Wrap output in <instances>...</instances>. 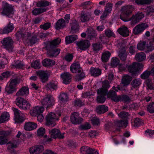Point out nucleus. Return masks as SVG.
I'll use <instances>...</instances> for the list:
<instances>
[{"label": "nucleus", "instance_id": "obj_18", "mask_svg": "<svg viewBox=\"0 0 154 154\" xmlns=\"http://www.w3.org/2000/svg\"><path fill=\"white\" fill-rule=\"evenodd\" d=\"M18 140L13 139L7 143L8 146L7 149L9 152H12L14 149L17 147Z\"/></svg>", "mask_w": 154, "mask_h": 154}, {"label": "nucleus", "instance_id": "obj_8", "mask_svg": "<svg viewBox=\"0 0 154 154\" xmlns=\"http://www.w3.org/2000/svg\"><path fill=\"white\" fill-rule=\"evenodd\" d=\"M49 133L51 137L52 138L56 139L57 138L60 139H63L64 138V133H61L58 129L54 128L49 131Z\"/></svg>", "mask_w": 154, "mask_h": 154}, {"label": "nucleus", "instance_id": "obj_60", "mask_svg": "<svg viewBox=\"0 0 154 154\" xmlns=\"http://www.w3.org/2000/svg\"><path fill=\"white\" fill-rule=\"evenodd\" d=\"M31 66L35 69H39L40 67V63L39 60H36L32 63Z\"/></svg>", "mask_w": 154, "mask_h": 154}, {"label": "nucleus", "instance_id": "obj_47", "mask_svg": "<svg viewBox=\"0 0 154 154\" xmlns=\"http://www.w3.org/2000/svg\"><path fill=\"white\" fill-rule=\"evenodd\" d=\"M141 80L140 79H133L131 82V85L134 88L139 87L141 84Z\"/></svg>", "mask_w": 154, "mask_h": 154}, {"label": "nucleus", "instance_id": "obj_56", "mask_svg": "<svg viewBox=\"0 0 154 154\" xmlns=\"http://www.w3.org/2000/svg\"><path fill=\"white\" fill-rule=\"evenodd\" d=\"M119 60L116 57H113L112 58L111 62V66L113 67H116L119 65Z\"/></svg>", "mask_w": 154, "mask_h": 154}, {"label": "nucleus", "instance_id": "obj_41", "mask_svg": "<svg viewBox=\"0 0 154 154\" xmlns=\"http://www.w3.org/2000/svg\"><path fill=\"white\" fill-rule=\"evenodd\" d=\"M71 32L72 33H75L78 31L79 29V26L77 22L75 20L71 24Z\"/></svg>", "mask_w": 154, "mask_h": 154}, {"label": "nucleus", "instance_id": "obj_36", "mask_svg": "<svg viewBox=\"0 0 154 154\" xmlns=\"http://www.w3.org/2000/svg\"><path fill=\"white\" fill-rule=\"evenodd\" d=\"M47 9L45 8H35L32 10V13L33 15L37 16L46 12Z\"/></svg>", "mask_w": 154, "mask_h": 154}, {"label": "nucleus", "instance_id": "obj_25", "mask_svg": "<svg viewBox=\"0 0 154 154\" xmlns=\"http://www.w3.org/2000/svg\"><path fill=\"white\" fill-rule=\"evenodd\" d=\"M61 78L63 80V83L65 84H68L71 81L72 76L68 72H65L61 75Z\"/></svg>", "mask_w": 154, "mask_h": 154}, {"label": "nucleus", "instance_id": "obj_1", "mask_svg": "<svg viewBox=\"0 0 154 154\" xmlns=\"http://www.w3.org/2000/svg\"><path fill=\"white\" fill-rule=\"evenodd\" d=\"M144 17V14L142 12H137L133 15L131 17H124L120 15V18L124 21L127 22L131 21L130 24L133 26L140 22Z\"/></svg>", "mask_w": 154, "mask_h": 154}, {"label": "nucleus", "instance_id": "obj_29", "mask_svg": "<svg viewBox=\"0 0 154 154\" xmlns=\"http://www.w3.org/2000/svg\"><path fill=\"white\" fill-rule=\"evenodd\" d=\"M91 14L88 12H82V13L80 20L82 22H85L89 21L91 17Z\"/></svg>", "mask_w": 154, "mask_h": 154}, {"label": "nucleus", "instance_id": "obj_7", "mask_svg": "<svg viewBox=\"0 0 154 154\" xmlns=\"http://www.w3.org/2000/svg\"><path fill=\"white\" fill-rule=\"evenodd\" d=\"M14 42L12 39L10 37L4 38L2 42V44L4 47L9 51H12L13 48Z\"/></svg>", "mask_w": 154, "mask_h": 154}, {"label": "nucleus", "instance_id": "obj_3", "mask_svg": "<svg viewBox=\"0 0 154 154\" xmlns=\"http://www.w3.org/2000/svg\"><path fill=\"white\" fill-rule=\"evenodd\" d=\"M42 104L46 108L53 106L55 103V100L52 96L48 94L41 101Z\"/></svg>", "mask_w": 154, "mask_h": 154}, {"label": "nucleus", "instance_id": "obj_43", "mask_svg": "<svg viewBox=\"0 0 154 154\" xmlns=\"http://www.w3.org/2000/svg\"><path fill=\"white\" fill-rule=\"evenodd\" d=\"M135 59L138 61H142L146 58L145 54L143 52H140L137 54L135 56Z\"/></svg>", "mask_w": 154, "mask_h": 154}, {"label": "nucleus", "instance_id": "obj_64", "mask_svg": "<svg viewBox=\"0 0 154 154\" xmlns=\"http://www.w3.org/2000/svg\"><path fill=\"white\" fill-rule=\"evenodd\" d=\"M147 108V110L150 113H154V103H150L148 105Z\"/></svg>", "mask_w": 154, "mask_h": 154}, {"label": "nucleus", "instance_id": "obj_33", "mask_svg": "<svg viewBox=\"0 0 154 154\" xmlns=\"http://www.w3.org/2000/svg\"><path fill=\"white\" fill-rule=\"evenodd\" d=\"M118 56L122 61H125L127 57V53L126 52L125 47H123L119 51Z\"/></svg>", "mask_w": 154, "mask_h": 154}, {"label": "nucleus", "instance_id": "obj_10", "mask_svg": "<svg viewBox=\"0 0 154 154\" xmlns=\"http://www.w3.org/2000/svg\"><path fill=\"white\" fill-rule=\"evenodd\" d=\"M50 48L48 45L47 46V55L48 57L50 58L56 57L59 54L60 52V49L54 48Z\"/></svg>", "mask_w": 154, "mask_h": 154}, {"label": "nucleus", "instance_id": "obj_39", "mask_svg": "<svg viewBox=\"0 0 154 154\" xmlns=\"http://www.w3.org/2000/svg\"><path fill=\"white\" fill-rule=\"evenodd\" d=\"M77 35H73L68 36H66L65 37V41L66 44L72 43L77 38Z\"/></svg>", "mask_w": 154, "mask_h": 154}, {"label": "nucleus", "instance_id": "obj_52", "mask_svg": "<svg viewBox=\"0 0 154 154\" xmlns=\"http://www.w3.org/2000/svg\"><path fill=\"white\" fill-rule=\"evenodd\" d=\"M86 32L88 34V36L91 38L95 37L97 35L96 32L92 28H88Z\"/></svg>", "mask_w": 154, "mask_h": 154}, {"label": "nucleus", "instance_id": "obj_21", "mask_svg": "<svg viewBox=\"0 0 154 154\" xmlns=\"http://www.w3.org/2000/svg\"><path fill=\"white\" fill-rule=\"evenodd\" d=\"M44 110V107L42 106H36L31 109L30 113L32 116H36L38 114L43 113Z\"/></svg>", "mask_w": 154, "mask_h": 154}, {"label": "nucleus", "instance_id": "obj_16", "mask_svg": "<svg viewBox=\"0 0 154 154\" xmlns=\"http://www.w3.org/2000/svg\"><path fill=\"white\" fill-rule=\"evenodd\" d=\"M134 9V6L131 5L123 6L121 9L122 14L125 17H128L132 13Z\"/></svg>", "mask_w": 154, "mask_h": 154}, {"label": "nucleus", "instance_id": "obj_61", "mask_svg": "<svg viewBox=\"0 0 154 154\" xmlns=\"http://www.w3.org/2000/svg\"><path fill=\"white\" fill-rule=\"evenodd\" d=\"M51 26V23L49 22H47L44 23L43 24H41L40 25L39 27L40 28L43 29L45 30L48 29Z\"/></svg>", "mask_w": 154, "mask_h": 154}, {"label": "nucleus", "instance_id": "obj_32", "mask_svg": "<svg viewBox=\"0 0 154 154\" xmlns=\"http://www.w3.org/2000/svg\"><path fill=\"white\" fill-rule=\"evenodd\" d=\"M29 93V88L26 87H23L20 88L16 93L17 96H23L27 95Z\"/></svg>", "mask_w": 154, "mask_h": 154}, {"label": "nucleus", "instance_id": "obj_15", "mask_svg": "<svg viewBox=\"0 0 154 154\" xmlns=\"http://www.w3.org/2000/svg\"><path fill=\"white\" fill-rule=\"evenodd\" d=\"M2 14L8 17H11L13 14V9L12 6L6 3L2 12Z\"/></svg>", "mask_w": 154, "mask_h": 154}, {"label": "nucleus", "instance_id": "obj_4", "mask_svg": "<svg viewBox=\"0 0 154 154\" xmlns=\"http://www.w3.org/2000/svg\"><path fill=\"white\" fill-rule=\"evenodd\" d=\"M17 105L19 108L23 110H27L30 107V104L23 98L19 97L17 98L15 100Z\"/></svg>", "mask_w": 154, "mask_h": 154}, {"label": "nucleus", "instance_id": "obj_23", "mask_svg": "<svg viewBox=\"0 0 154 154\" xmlns=\"http://www.w3.org/2000/svg\"><path fill=\"white\" fill-rule=\"evenodd\" d=\"M20 82V77L17 75H14L9 81V85L14 88H16L17 85Z\"/></svg>", "mask_w": 154, "mask_h": 154}, {"label": "nucleus", "instance_id": "obj_31", "mask_svg": "<svg viewBox=\"0 0 154 154\" xmlns=\"http://www.w3.org/2000/svg\"><path fill=\"white\" fill-rule=\"evenodd\" d=\"M118 32L123 37H126L129 35V31L127 27L123 26L118 29Z\"/></svg>", "mask_w": 154, "mask_h": 154}, {"label": "nucleus", "instance_id": "obj_2", "mask_svg": "<svg viewBox=\"0 0 154 154\" xmlns=\"http://www.w3.org/2000/svg\"><path fill=\"white\" fill-rule=\"evenodd\" d=\"M143 66V65L140 63L134 62L128 67L129 72L132 76L136 75L139 70L142 69Z\"/></svg>", "mask_w": 154, "mask_h": 154}, {"label": "nucleus", "instance_id": "obj_17", "mask_svg": "<svg viewBox=\"0 0 154 154\" xmlns=\"http://www.w3.org/2000/svg\"><path fill=\"white\" fill-rule=\"evenodd\" d=\"M43 150V146L38 145L31 147L29 149V152L30 154H39Z\"/></svg>", "mask_w": 154, "mask_h": 154}, {"label": "nucleus", "instance_id": "obj_58", "mask_svg": "<svg viewBox=\"0 0 154 154\" xmlns=\"http://www.w3.org/2000/svg\"><path fill=\"white\" fill-rule=\"evenodd\" d=\"M146 15H152L154 12V7L149 6L146 9Z\"/></svg>", "mask_w": 154, "mask_h": 154}, {"label": "nucleus", "instance_id": "obj_62", "mask_svg": "<svg viewBox=\"0 0 154 154\" xmlns=\"http://www.w3.org/2000/svg\"><path fill=\"white\" fill-rule=\"evenodd\" d=\"M118 116L120 118L126 119L129 116V114L128 112L123 111L119 113Z\"/></svg>", "mask_w": 154, "mask_h": 154}, {"label": "nucleus", "instance_id": "obj_51", "mask_svg": "<svg viewBox=\"0 0 154 154\" xmlns=\"http://www.w3.org/2000/svg\"><path fill=\"white\" fill-rule=\"evenodd\" d=\"M61 41L60 39L59 38H57L51 42L49 45H48L49 46L50 48L55 47L57 45H58L60 43Z\"/></svg>", "mask_w": 154, "mask_h": 154}, {"label": "nucleus", "instance_id": "obj_5", "mask_svg": "<svg viewBox=\"0 0 154 154\" xmlns=\"http://www.w3.org/2000/svg\"><path fill=\"white\" fill-rule=\"evenodd\" d=\"M58 120L59 118L56 117L54 113L50 112L46 116V125L49 127H54L55 125V122Z\"/></svg>", "mask_w": 154, "mask_h": 154}, {"label": "nucleus", "instance_id": "obj_42", "mask_svg": "<svg viewBox=\"0 0 154 154\" xmlns=\"http://www.w3.org/2000/svg\"><path fill=\"white\" fill-rule=\"evenodd\" d=\"M9 115L7 112H3L0 116V123H4L8 120L9 117Z\"/></svg>", "mask_w": 154, "mask_h": 154}, {"label": "nucleus", "instance_id": "obj_14", "mask_svg": "<svg viewBox=\"0 0 154 154\" xmlns=\"http://www.w3.org/2000/svg\"><path fill=\"white\" fill-rule=\"evenodd\" d=\"M76 44L79 48L82 50H86L90 46L89 41L87 40L77 42Z\"/></svg>", "mask_w": 154, "mask_h": 154}, {"label": "nucleus", "instance_id": "obj_46", "mask_svg": "<svg viewBox=\"0 0 154 154\" xmlns=\"http://www.w3.org/2000/svg\"><path fill=\"white\" fill-rule=\"evenodd\" d=\"M8 63V58L3 55L2 56V54H0V68H3L5 64Z\"/></svg>", "mask_w": 154, "mask_h": 154}, {"label": "nucleus", "instance_id": "obj_44", "mask_svg": "<svg viewBox=\"0 0 154 154\" xmlns=\"http://www.w3.org/2000/svg\"><path fill=\"white\" fill-rule=\"evenodd\" d=\"M79 71L77 72V74L76 75L75 79L76 80H80L84 78L85 76V73L82 68Z\"/></svg>", "mask_w": 154, "mask_h": 154}, {"label": "nucleus", "instance_id": "obj_45", "mask_svg": "<svg viewBox=\"0 0 154 154\" xmlns=\"http://www.w3.org/2000/svg\"><path fill=\"white\" fill-rule=\"evenodd\" d=\"M57 88V85L53 82H50L45 86V88L47 90H56Z\"/></svg>", "mask_w": 154, "mask_h": 154}, {"label": "nucleus", "instance_id": "obj_53", "mask_svg": "<svg viewBox=\"0 0 154 154\" xmlns=\"http://www.w3.org/2000/svg\"><path fill=\"white\" fill-rule=\"evenodd\" d=\"M17 90L16 88H14L9 85L8 86H7L5 88V91L8 94H12L16 91Z\"/></svg>", "mask_w": 154, "mask_h": 154}, {"label": "nucleus", "instance_id": "obj_13", "mask_svg": "<svg viewBox=\"0 0 154 154\" xmlns=\"http://www.w3.org/2000/svg\"><path fill=\"white\" fill-rule=\"evenodd\" d=\"M147 27L146 24L144 23L139 24L133 28V32L135 35H139Z\"/></svg>", "mask_w": 154, "mask_h": 154}, {"label": "nucleus", "instance_id": "obj_57", "mask_svg": "<svg viewBox=\"0 0 154 154\" xmlns=\"http://www.w3.org/2000/svg\"><path fill=\"white\" fill-rule=\"evenodd\" d=\"M60 100L63 101H66L68 100V97L67 94L65 93H61L59 97Z\"/></svg>", "mask_w": 154, "mask_h": 154}, {"label": "nucleus", "instance_id": "obj_24", "mask_svg": "<svg viewBox=\"0 0 154 154\" xmlns=\"http://www.w3.org/2000/svg\"><path fill=\"white\" fill-rule=\"evenodd\" d=\"M37 75L38 76L40 80L43 83L47 82L48 80V74L44 71H39L37 72Z\"/></svg>", "mask_w": 154, "mask_h": 154}, {"label": "nucleus", "instance_id": "obj_49", "mask_svg": "<svg viewBox=\"0 0 154 154\" xmlns=\"http://www.w3.org/2000/svg\"><path fill=\"white\" fill-rule=\"evenodd\" d=\"M30 33L29 37H27L26 38L29 40V41L31 45H33L36 43L38 41V39L36 35H32V34Z\"/></svg>", "mask_w": 154, "mask_h": 154}, {"label": "nucleus", "instance_id": "obj_34", "mask_svg": "<svg viewBox=\"0 0 154 154\" xmlns=\"http://www.w3.org/2000/svg\"><path fill=\"white\" fill-rule=\"evenodd\" d=\"M66 23L65 20L63 18L58 20L55 25V28L57 29L63 28L66 26Z\"/></svg>", "mask_w": 154, "mask_h": 154}, {"label": "nucleus", "instance_id": "obj_28", "mask_svg": "<svg viewBox=\"0 0 154 154\" xmlns=\"http://www.w3.org/2000/svg\"><path fill=\"white\" fill-rule=\"evenodd\" d=\"M108 110V107L104 105H100L96 108V112L98 114H103Z\"/></svg>", "mask_w": 154, "mask_h": 154}, {"label": "nucleus", "instance_id": "obj_9", "mask_svg": "<svg viewBox=\"0 0 154 154\" xmlns=\"http://www.w3.org/2000/svg\"><path fill=\"white\" fill-rule=\"evenodd\" d=\"M13 110L14 115L15 122L20 123L23 121L25 119V116L23 114L17 109L14 108Z\"/></svg>", "mask_w": 154, "mask_h": 154}, {"label": "nucleus", "instance_id": "obj_48", "mask_svg": "<svg viewBox=\"0 0 154 154\" xmlns=\"http://www.w3.org/2000/svg\"><path fill=\"white\" fill-rule=\"evenodd\" d=\"M118 102L119 101H122L125 103H128L130 102L131 100L129 97L126 95H123L122 96H119Z\"/></svg>", "mask_w": 154, "mask_h": 154}, {"label": "nucleus", "instance_id": "obj_11", "mask_svg": "<svg viewBox=\"0 0 154 154\" xmlns=\"http://www.w3.org/2000/svg\"><path fill=\"white\" fill-rule=\"evenodd\" d=\"M10 134V132L8 131H0V145L7 143L8 141V137Z\"/></svg>", "mask_w": 154, "mask_h": 154}, {"label": "nucleus", "instance_id": "obj_19", "mask_svg": "<svg viewBox=\"0 0 154 154\" xmlns=\"http://www.w3.org/2000/svg\"><path fill=\"white\" fill-rule=\"evenodd\" d=\"M14 28L13 24L10 22L3 29H0V33L8 34L11 32Z\"/></svg>", "mask_w": 154, "mask_h": 154}, {"label": "nucleus", "instance_id": "obj_40", "mask_svg": "<svg viewBox=\"0 0 154 154\" xmlns=\"http://www.w3.org/2000/svg\"><path fill=\"white\" fill-rule=\"evenodd\" d=\"M51 3L47 1L41 0L37 2L36 6L39 8H45L51 5Z\"/></svg>", "mask_w": 154, "mask_h": 154}, {"label": "nucleus", "instance_id": "obj_26", "mask_svg": "<svg viewBox=\"0 0 154 154\" xmlns=\"http://www.w3.org/2000/svg\"><path fill=\"white\" fill-rule=\"evenodd\" d=\"M91 74L94 77L100 75L102 73L101 70L98 68L91 67L90 69Z\"/></svg>", "mask_w": 154, "mask_h": 154}, {"label": "nucleus", "instance_id": "obj_12", "mask_svg": "<svg viewBox=\"0 0 154 154\" xmlns=\"http://www.w3.org/2000/svg\"><path fill=\"white\" fill-rule=\"evenodd\" d=\"M70 120L71 122L74 125L79 124L83 121V119L79 116V114L77 112H74L71 114Z\"/></svg>", "mask_w": 154, "mask_h": 154}, {"label": "nucleus", "instance_id": "obj_27", "mask_svg": "<svg viewBox=\"0 0 154 154\" xmlns=\"http://www.w3.org/2000/svg\"><path fill=\"white\" fill-rule=\"evenodd\" d=\"M106 95L108 97L111 98V99L115 102H118L119 96H117L116 92L113 90H110L107 93Z\"/></svg>", "mask_w": 154, "mask_h": 154}, {"label": "nucleus", "instance_id": "obj_63", "mask_svg": "<svg viewBox=\"0 0 154 154\" xmlns=\"http://www.w3.org/2000/svg\"><path fill=\"white\" fill-rule=\"evenodd\" d=\"M146 85L150 89H154V85L152 82V80L150 79H148L146 80Z\"/></svg>", "mask_w": 154, "mask_h": 154}, {"label": "nucleus", "instance_id": "obj_55", "mask_svg": "<svg viewBox=\"0 0 154 154\" xmlns=\"http://www.w3.org/2000/svg\"><path fill=\"white\" fill-rule=\"evenodd\" d=\"M116 124L118 127H125V128L127 126L128 122L126 121L121 120L116 121Z\"/></svg>", "mask_w": 154, "mask_h": 154}, {"label": "nucleus", "instance_id": "obj_6", "mask_svg": "<svg viewBox=\"0 0 154 154\" xmlns=\"http://www.w3.org/2000/svg\"><path fill=\"white\" fill-rule=\"evenodd\" d=\"M108 92L107 89H104L102 88L99 89L97 91V94L99 95L97 97V101L99 103H103L106 100L105 96Z\"/></svg>", "mask_w": 154, "mask_h": 154}, {"label": "nucleus", "instance_id": "obj_54", "mask_svg": "<svg viewBox=\"0 0 154 154\" xmlns=\"http://www.w3.org/2000/svg\"><path fill=\"white\" fill-rule=\"evenodd\" d=\"M111 54L110 52L107 51L103 53L101 59L103 62H107L109 60L110 56Z\"/></svg>", "mask_w": 154, "mask_h": 154}, {"label": "nucleus", "instance_id": "obj_37", "mask_svg": "<svg viewBox=\"0 0 154 154\" xmlns=\"http://www.w3.org/2000/svg\"><path fill=\"white\" fill-rule=\"evenodd\" d=\"M132 80V77L128 75H126L122 77V83L124 86L128 85Z\"/></svg>", "mask_w": 154, "mask_h": 154}, {"label": "nucleus", "instance_id": "obj_38", "mask_svg": "<svg viewBox=\"0 0 154 154\" xmlns=\"http://www.w3.org/2000/svg\"><path fill=\"white\" fill-rule=\"evenodd\" d=\"M12 68L23 69L24 67V63L21 61L17 60L14 61L12 64Z\"/></svg>", "mask_w": 154, "mask_h": 154}, {"label": "nucleus", "instance_id": "obj_59", "mask_svg": "<svg viewBox=\"0 0 154 154\" xmlns=\"http://www.w3.org/2000/svg\"><path fill=\"white\" fill-rule=\"evenodd\" d=\"M91 127V125L88 123L86 122L81 125L80 126V128L82 130H86L90 129Z\"/></svg>", "mask_w": 154, "mask_h": 154}, {"label": "nucleus", "instance_id": "obj_35", "mask_svg": "<svg viewBox=\"0 0 154 154\" xmlns=\"http://www.w3.org/2000/svg\"><path fill=\"white\" fill-rule=\"evenodd\" d=\"M42 63L44 66L46 67L51 66L55 65V61L46 58L42 61Z\"/></svg>", "mask_w": 154, "mask_h": 154}, {"label": "nucleus", "instance_id": "obj_30", "mask_svg": "<svg viewBox=\"0 0 154 154\" xmlns=\"http://www.w3.org/2000/svg\"><path fill=\"white\" fill-rule=\"evenodd\" d=\"M79 62H76L73 63L70 66V70L73 73H77L79 70L82 69Z\"/></svg>", "mask_w": 154, "mask_h": 154}, {"label": "nucleus", "instance_id": "obj_22", "mask_svg": "<svg viewBox=\"0 0 154 154\" xmlns=\"http://www.w3.org/2000/svg\"><path fill=\"white\" fill-rule=\"evenodd\" d=\"M37 127V124L34 122H26L24 126V129L27 131H30L35 129Z\"/></svg>", "mask_w": 154, "mask_h": 154}, {"label": "nucleus", "instance_id": "obj_20", "mask_svg": "<svg viewBox=\"0 0 154 154\" xmlns=\"http://www.w3.org/2000/svg\"><path fill=\"white\" fill-rule=\"evenodd\" d=\"M30 33L26 32L24 30L20 29L16 33L15 35L18 39H24L27 37H29Z\"/></svg>", "mask_w": 154, "mask_h": 154}, {"label": "nucleus", "instance_id": "obj_50", "mask_svg": "<svg viewBox=\"0 0 154 154\" xmlns=\"http://www.w3.org/2000/svg\"><path fill=\"white\" fill-rule=\"evenodd\" d=\"M153 0H136L135 3L138 5H148L151 3Z\"/></svg>", "mask_w": 154, "mask_h": 154}]
</instances>
